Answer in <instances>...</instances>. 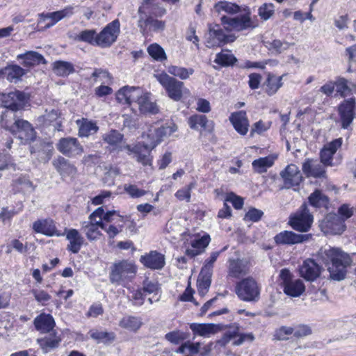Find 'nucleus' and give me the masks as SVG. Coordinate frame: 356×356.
Wrapping results in <instances>:
<instances>
[{"instance_id": "1", "label": "nucleus", "mask_w": 356, "mask_h": 356, "mask_svg": "<svg viewBox=\"0 0 356 356\" xmlns=\"http://www.w3.org/2000/svg\"><path fill=\"white\" fill-rule=\"evenodd\" d=\"M322 260L327 266L332 280L341 281L346 277V268L351 265L353 259L346 252L337 248H330L321 252Z\"/></svg>"}, {"instance_id": "2", "label": "nucleus", "mask_w": 356, "mask_h": 356, "mask_svg": "<svg viewBox=\"0 0 356 356\" xmlns=\"http://www.w3.org/2000/svg\"><path fill=\"white\" fill-rule=\"evenodd\" d=\"M137 266L134 261L121 260L111 266L109 280L115 285L127 286L135 278Z\"/></svg>"}, {"instance_id": "3", "label": "nucleus", "mask_w": 356, "mask_h": 356, "mask_svg": "<svg viewBox=\"0 0 356 356\" xmlns=\"http://www.w3.org/2000/svg\"><path fill=\"white\" fill-rule=\"evenodd\" d=\"M7 98L10 99L12 102L8 104L7 100H4V106L6 109L1 115V127L10 131L13 122L19 119L15 112L23 107L26 100V95L22 92L15 91L8 93Z\"/></svg>"}, {"instance_id": "4", "label": "nucleus", "mask_w": 356, "mask_h": 356, "mask_svg": "<svg viewBox=\"0 0 356 356\" xmlns=\"http://www.w3.org/2000/svg\"><path fill=\"white\" fill-rule=\"evenodd\" d=\"M235 292L241 300L256 302L260 298L261 286L254 278L250 276L236 283Z\"/></svg>"}, {"instance_id": "5", "label": "nucleus", "mask_w": 356, "mask_h": 356, "mask_svg": "<svg viewBox=\"0 0 356 356\" xmlns=\"http://www.w3.org/2000/svg\"><path fill=\"white\" fill-rule=\"evenodd\" d=\"M158 81L166 90L168 97L174 101H180L184 95L188 96L190 90L184 87L182 81L169 76L166 73H161L156 76Z\"/></svg>"}, {"instance_id": "6", "label": "nucleus", "mask_w": 356, "mask_h": 356, "mask_svg": "<svg viewBox=\"0 0 356 356\" xmlns=\"http://www.w3.org/2000/svg\"><path fill=\"white\" fill-rule=\"evenodd\" d=\"M177 131V126L171 124L166 126L159 127L157 124L149 126L147 131L143 135V138L147 144L151 147L155 148L165 137L170 136Z\"/></svg>"}, {"instance_id": "7", "label": "nucleus", "mask_w": 356, "mask_h": 356, "mask_svg": "<svg viewBox=\"0 0 356 356\" xmlns=\"http://www.w3.org/2000/svg\"><path fill=\"white\" fill-rule=\"evenodd\" d=\"M124 147L127 151V154L131 156L138 163L144 166L152 165L153 157L151 152L154 148L145 141L138 142L134 145L127 144Z\"/></svg>"}, {"instance_id": "8", "label": "nucleus", "mask_w": 356, "mask_h": 356, "mask_svg": "<svg viewBox=\"0 0 356 356\" xmlns=\"http://www.w3.org/2000/svg\"><path fill=\"white\" fill-rule=\"evenodd\" d=\"M120 24L118 19H115L108 24L97 33V46L101 48L110 47L117 40L120 31Z\"/></svg>"}, {"instance_id": "9", "label": "nucleus", "mask_w": 356, "mask_h": 356, "mask_svg": "<svg viewBox=\"0 0 356 356\" xmlns=\"http://www.w3.org/2000/svg\"><path fill=\"white\" fill-rule=\"evenodd\" d=\"M280 277L284 286V291L288 296L298 297L305 291V287L302 281L299 279L293 280L292 275L288 269L281 270Z\"/></svg>"}, {"instance_id": "10", "label": "nucleus", "mask_w": 356, "mask_h": 356, "mask_svg": "<svg viewBox=\"0 0 356 356\" xmlns=\"http://www.w3.org/2000/svg\"><path fill=\"white\" fill-rule=\"evenodd\" d=\"M313 216L308 209L307 205L303 204L299 211L290 218V225L296 230L299 232H307L313 222Z\"/></svg>"}, {"instance_id": "11", "label": "nucleus", "mask_w": 356, "mask_h": 356, "mask_svg": "<svg viewBox=\"0 0 356 356\" xmlns=\"http://www.w3.org/2000/svg\"><path fill=\"white\" fill-rule=\"evenodd\" d=\"M234 40L235 38L233 35H226L220 25L214 24L209 26V33L206 37V45L209 48L220 47Z\"/></svg>"}, {"instance_id": "12", "label": "nucleus", "mask_w": 356, "mask_h": 356, "mask_svg": "<svg viewBox=\"0 0 356 356\" xmlns=\"http://www.w3.org/2000/svg\"><path fill=\"white\" fill-rule=\"evenodd\" d=\"M57 149L64 156L74 158L83 152V147L77 138L73 137L62 138L56 144Z\"/></svg>"}, {"instance_id": "13", "label": "nucleus", "mask_w": 356, "mask_h": 356, "mask_svg": "<svg viewBox=\"0 0 356 356\" xmlns=\"http://www.w3.org/2000/svg\"><path fill=\"white\" fill-rule=\"evenodd\" d=\"M221 22L227 30L241 31L249 28H254L252 21L250 18V13H246L236 17H229L227 16H222Z\"/></svg>"}, {"instance_id": "14", "label": "nucleus", "mask_w": 356, "mask_h": 356, "mask_svg": "<svg viewBox=\"0 0 356 356\" xmlns=\"http://www.w3.org/2000/svg\"><path fill=\"white\" fill-rule=\"evenodd\" d=\"M10 132L24 144L33 141L35 138V131L31 124L28 121L19 118L13 122Z\"/></svg>"}, {"instance_id": "15", "label": "nucleus", "mask_w": 356, "mask_h": 356, "mask_svg": "<svg viewBox=\"0 0 356 356\" xmlns=\"http://www.w3.org/2000/svg\"><path fill=\"white\" fill-rule=\"evenodd\" d=\"M73 13L72 6L55 12L41 13L39 15L38 24H44L42 28L44 29H49L63 19L72 16Z\"/></svg>"}, {"instance_id": "16", "label": "nucleus", "mask_w": 356, "mask_h": 356, "mask_svg": "<svg viewBox=\"0 0 356 356\" xmlns=\"http://www.w3.org/2000/svg\"><path fill=\"white\" fill-rule=\"evenodd\" d=\"M280 175L284 183V186L282 188L289 189L299 186L303 179L298 167L295 164L288 165L280 172Z\"/></svg>"}, {"instance_id": "17", "label": "nucleus", "mask_w": 356, "mask_h": 356, "mask_svg": "<svg viewBox=\"0 0 356 356\" xmlns=\"http://www.w3.org/2000/svg\"><path fill=\"white\" fill-rule=\"evenodd\" d=\"M302 170L307 178H326L325 166L317 159H306L302 163Z\"/></svg>"}, {"instance_id": "18", "label": "nucleus", "mask_w": 356, "mask_h": 356, "mask_svg": "<svg viewBox=\"0 0 356 356\" xmlns=\"http://www.w3.org/2000/svg\"><path fill=\"white\" fill-rule=\"evenodd\" d=\"M143 95L140 88L126 86L117 92L116 99L119 103L131 105L133 102L138 104Z\"/></svg>"}, {"instance_id": "19", "label": "nucleus", "mask_w": 356, "mask_h": 356, "mask_svg": "<svg viewBox=\"0 0 356 356\" xmlns=\"http://www.w3.org/2000/svg\"><path fill=\"white\" fill-rule=\"evenodd\" d=\"M355 99L350 98L345 100L339 107L341 127L347 129L355 117Z\"/></svg>"}, {"instance_id": "20", "label": "nucleus", "mask_w": 356, "mask_h": 356, "mask_svg": "<svg viewBox=\"0 0 356 356\" xmlns=\"http://www.w3.org/2000/svg\"><path fill=\"white\" fill-rule=\"evenodd\" d=\"M250 273L248 261L243 259H229L228 260L227 275L233 278H240Z\"/></svg>"}, {"instance_id": "21", "label": "nucleus", "mask_w": 356, "mask_h": 356, "mask_svg": "<svg viewBox=\"0 0 356 356\" xmlns=\"http://www.w3.org/2000/svg\"><path fill=\"white\" fill-rule=\"evenodd\" d=\"M138 18L145 17H159L166 13V10L156 3L152 0H144L142 5L139 7Z\"/></svg>"}, {"instance_id": "22", "label": "nucleus", "mask_w": 356, "mask_h": 356, "mask_svg": "<svg viewBox=\"0 0 356 356\" xmlns=\"http://www.w3.org/2000/svg\"><path fill=\"white\" fill-rule=\"evenodd\" d=\"M323 268L313 259L305 260L300 268V274L307 281H314L317 279Z\"/></svg>"}, {"instance_id": "23", "label": "nucleus", "mask_w": 356, "mask_h": 356, "mask_svg": "<svg viewBox=\"0 0 356 356\" xmlns=\"http://www.w3.org/2000/svg\"><path fill=\"white\" fill-rule=\"evenodd\" d=\"M138 26L140 33L145 35L149 32L162 31L165 27V23L154 17L138 18Z\"/></svg>"}, {"instance_id": "24", "label": "nucleus", "mask_w": 356, "mask_h": 356, "mask_svg": "<svg viewBox=\"0 0 356 356\" xmlns=\"http://www.w3.org/2000/svg\"><path fill=\"white\" fill-rule=\"evenodd\" d=\"M52 164L63 179L74 178L77 173V169L74 164L63 156L55 159Z\"/></svg>"}, {"instance_id": "25", "label": "nucleus", "mask_w": 356, "mask_h": 356, "mask_svg": "<svg viewBox=\"0 0 356 356\" xmlns=\"http://www.w3.org/2000/svg\"><path fill=\"white\" fill-rule=\"evenodd\" d=\"M343 140L341 138L333 140L324 146L320 152L321 162L326 166L332 165V156L337 149L341 147Z\"/></svg>"}, {"instance_id": "26", "label": "nucleus", "mask_w": 356, "mask_h": 356, "mask_svg": "<svg viewBox=\"0 0 356 356\" xmlns=\"http://www.w3.org/2000/svg\"><path fill=\"white\" fill-rule=\"evenodd\" d=\"M140 261L148 268L160 270L165 265V257L156 251H151L148 254L142 255Z\"/></svg>"}, {"instance_id": "27", "label": "nucleus", "mask_w": 356, "mask_h": 356, "mask_svg": "<svg viewBox=\"0 0 356 356\" xmlns=\"http://www.w3.org/2000/svg\"><path fill=\"white\" fill-rule=\"evenodd\" d=\"M310 237L309 234H298L291 231H284L275 236L277 244L293 245L307 241Z\"/></svg>"}, {"instance_id": "28", "label": "nucleus", "mask_w": 356, "mask_h": 356, "mask_svg": "<svg viewBox=\"0 0 356 356\" xmlns=\"http://www.w3.org/2000/svg\"><path fill=\"white\" fill-rule=\"evenodd\" d=\"M61 340L60 336L56 332H51L50 333L45 334L44 337L37 339V343L39 344L43 353H47L57 348Z\"/></svg>"}, {"instance_id": "29", "label": "nucleus", "mask_w": 356, "mask_h": 356, "mask_svg": "<svg viewBox=\"0 0 356 356\" xmlns=\"http://www.w3.org/2000/svg\"><path fill=\"white\" fill-rule=\"evenodd\" d=\"M35 329L40 333L47 334L51 332H56L54 330L55 321L52 316L42 313L38 315L33 321Z\"/></svg>"}, {"instance_id": "30", "label": "nucleus", "mask_w": 356, "mask_h": 356, "mask_svg": "<svg viewBox=\"0 0 356 356\" xmlns=\"http://www.w3.org/2000/svg\"><path fill=\"white\" fill-rule=\"evenodd\" d=\"M229 120L235 130L241 135H245L248 131L249 121L245 111H240L231 114Z\"/></svg>"}, {"instance_id": "31", "label": "nucleus", "mask_w": 356, "mask_h": 356, "mask_svg": "<svg viewBox=\"0 0 356 356\" xmlns=\"http://www.w3.org/2000/svg\"><path fill=\"white\" fill-rule=\"evenodd\" d=\"M102 140L112 147L113 150L122 151L124 149L122 144L124 140V135L120 131L112 129L102 136Z\"/></svg>"}, {"instance_id": "32", "label": "nucleus", "mask_w": 356, "mask_h": 356, "mask_svg": "<svg viewBox=\"0 0 356 356\" xmlns=\"http://www.w3.org/2000/svg\"><path fill=\"white\" fill-rule=\"evenodd\" d=\"M33 229L37 233H40L49 236L60 235L57 232L54 221L49 218L38 220L34 222L33 224Z\"/></svg>"}, {"instance_id": "33", "label": "nucleus", "mask_w": 356, "mask_h": 356, "mask_svg": "<svg viewBox=\"0 0 356 356\" xmlns=\"http://www.w3.org/2000/svg\"><path fill=\"white\" fill-rule=\"evenodd\" d=\"M66 238L70 242L67 249L74 254L78 253L83 244V237L76 229H70L67 231Z\"/></svg>"}, {"instance_id": "34", "label": "nucleus", "mask_w": 356, "mask_h": 356, "mask_svg": "<svg viewBox=\"0 0 356 356\" xmlns=\"http://www.w3.org/2000/svg\"><path fill=\"white\" fill-rule=\"evenodd\" d=\"M17 58L18 60H23V65L25 67H31L46 63L43 56L34 51H29L24 54H19Z\"/></svg>"}, {"instance_id": "35", "label": "nucleus", "mask_w": 356, "mask_h": 356, "mask_svg": "<svg viewBox=\"0 0 356 356\" xmlns=\"http://www.w3.org/2000/svg\"><path fill=\"white\" fill-rule=\"evenodd\" d=\"M143 324L141 318L131 315L124 316L118 323L120 327L133 332H136Z\"/></svg>"}, {"instance_id": "36", "label": "nucleus", "mask_w": 356, "mask_h": 356, "mask_svg": "<svg viewBox=\"0 0 356 356\" xmlns=\"http://www.w3.org/2000/svg\"><path fill=\"white\" fill-rule=\"evenodd\" d=\"M25 73V70L17 65H8L0 70V75H6L7 79L10 82H17Z\"/></svg>"}, {"instance_id": "37", "label": "nucleus", "mask_w": 356, "mask_h": 356, "mask_svg": "<svg viewBox=\"0 0 356 356\" xmlns=\"http://www.w3.org/2000/svg\"><path fill=\"white\" fill-rule=\"evenodd\" d=\"M54 152L53 143L51 142L47 141H39L37 142L33 147L31 148V153L34 154L36 152L42 153L44 154V156L42 157L45 161H48Z\"/></svg>"}, {"instance_id": "38", "label": "nucleus", "mask_w": 356, "mask_h": 356, "mask_svg": "<svg viewBox=\"0 0 356 356\" xmlns=\"http://www.w3.org/2000/svg\"><path fill=\"white\" fill-rule=\"evenodd\" d=\"M44 126L52 127L53 131H59L61 127L62 122L60 120V113L57 110L52 109L49 112L46 111V113L42 116Z\"/></svg>"}, {"instance_id": "39", "label": "nucleus", "mask_w": 356, "mask_h": 356, "mask_svg": "<svg viewBox=\"0 0 356 356\" xmlns=\"http://www.w3.org/2000/svg\"><path fill=\"white\" fill-rule=\"evenodd\" d=\"M138 108L143 114H156L159 111L158 106L150 100L149 94H143L138 102Z\"/></svg>"}, {"instance_id": "40", "label": "nucleus", "mask_w": 356, "mask_h": 356, "mask_svg": "<svg viewBox=\"0 0 356 356\" xmlns=\"http://www.w3.org/2000/svg\"><path fill=\"white\" fill-rule=\"evenodd\" d=\"M275 159V156L270 155L255 159L252 163V168L259 174L266 172L269 168L273 165Z\"/></svg>"}, {"instance_id": "41", "label": "nucleus", "mask_w": 356, "mask_h": 356, "mask_svg": "<svg viewBox=\"0 0 356 356\" xmlns=\"http://www.w3.org/2000/svg\"><path fill=\"white\" fill-rule=\"evenodd\" d=\"M79 125V135L81 137H88L90 135L95 134L99 128L96 123L83 118L81 120L76 121Z\"/></svg>"}, {"instance_id": "42", "label": "nucleus", "mask_w": 356, "mask_h": 356, "mask_svg": "<svg viewBox=\"0 0 356 356\" xmlns=\"http://www.w3.org/2000/svg\"><path fill=\"white\" fill-rule=\"evenodd\" d=\"M209 242L210 238L209 236H202L201 238L193 241L192 243V248L186 250V254L191 257L200 254L209 245Z\"/></svg>"}, {"instance_id": "43", "label": "nucleus", "mask_w": 356, "mask_h": 356, "mask_svg": "<svg viewBox=\"0 0 356 356\" xmlns=\"http://www.w3.org/2000/svg\"><path fill=\"white\" fill-rule=\"evenodd\" d=\"M309 202L314 207H323L325 209L328 207L330 203L327 196L319 190H316L309 195Z\"/></svg>"}, {"instance_id": "44", "label": "nucleus", "mask_w": 356, "mask_h": 356, "mask_svg": "<svg viewBox=\"0 0 356 356\" xmlns=\"http://www.w3.org/2000/svg\"><path fill=\"white\" fill-rule=\"evenodd\" d=\"M283 76H276L274 74H268L266 79V93L271 96L275 95L277 90L282 86Z\"/></svg>"}, {"instance_id": "45", "label": "nucleus", "mask_w": 356, "mask_h": 356, "mask_svg": "<svg viewBox=\"0 0 356 356\" xmlns=\"http://www.w3.org/2000/svg\"><path fill=\"white\" fill-rule=\"evenodd\" d=\"M237 61L236 58L230 51L225 49L216 56L214 63L222 67L233 65Z\"/></svg>"}, {"instance_id": "46", "label": "nucleus", "mask_w": 356, "mask_h": 356, "mask_svg": "<svg viewBox=\"0 0 356 356\" xmlns=\"http://www.w3.org/2000/svg\"><path fill=\"white\" fill-rule=\"evenodd\" d=\"M97 33L94 29H86L76 35L74 40L97 46Z\"/></svg>"}, {"instance_id": "47", "label": "nucleus", "mask_w": 356, "mask_h": 356, "mask_svg": "<svg viewBox=\"0 0 356 356\" xmlns=\"http://www.w3.org/2000/svg\"><path fill=\"white\" fill-rule=\"evenodd\" d=\"M214 10L218 14L225 13L227 14H236L240 12V7L236 4L229 1H219L214 6Z\"/></svg>"}, {"instance_id": "48", "label": "nucleus", "mask_w": 356, "mask_h": 356, "mask_svg": "<svg viewBox=\"0 0 356 356\" xmlns=\"http://www.w3.org/2000/svg\"><path fill=\"white\" fill-rule=\"evenodd\" d=\"M54 71L58 76H66L74 72V67L70 62L58 60L54 63Z\"/></svg>"}, {"instance_id": "49", "label": "nucleus", "mask_w": 356, "mask_h": 356, "mask_svg": "<svg viewBox=\"0 0 356 356\" xmlns=\"http://www.w3.org/2000/svg\"><path fill=\"white\" fill-rule=\"evenodd\" d=\"M192 331L200 336L209 337L215 333V325L192 323L190 325Z\"/></svg>"}, {"instance_id": "50", "label": "nucleus", "mask_w": 356, "mask_h": 356, "mask_svg": "<svg viewBox=\"0 0 356 356\" xmlns=\"http://www.w3.org/2000/svg\"><path fill=\"white\" fill-rule=\"evenodd\" d=\"M168 72L172 76H177L181 79H187L194 73L193 68H186L176 65H169L168 67Z\"/></svg>"}, {"instance_id": "51", "label": "nucleus", "mask_w": 356, "mask_h": 356, "mask_svg": "<svg viewBox=\"0 0 356 356\" xmlns=\"http://www.w3.org/2000/svg\"><path fill=\"white\" fill-rule=\"evenodd\" d=\"M337 91L341 94V96H347L349 93L356 91V85L353 83H348V81L343 78H339L336 82Z\"/></svg>"}, {"instance_id": "52", "label": "nucleus", "mask_w": 356, "mask_h": 356, "mask_svg": "<svg viewBox=\"0 0 356 356\" xmlns=\"http://www.w3.org/2000/svg\"><path fill=\"white\" fill-rule=\"evenodd\" d=\"M231 330L232 332H234L236 335L232 340L233 346H241L245 341L251 342L254 339V337L252 333H241L238 326L232 328Z\"/></svg>"}, {"instance_id": "53", "label": "nucleus", "mask_w": 356, "mask_h": 356, "mask_svg": "<svg viewBox=\"0 0 356 356\" xmlns=\"http://www.w3.org/2000/svg\"><path fill=\"white\" fill-rule=\"evenodd\" d=\"M90 337L97 341V343H110L115 340V334L113 332H99L91 330L89 332Z\"/></svg>"}, {"instance_id": "54", "label": "nucleus", "mask_w": 356, "mask_h": 356, "mask_svg": "<svg viewBox=\"0 0 356 356\" xmlns=\"http://www.w3.org/2000/svg\"><path fill=\"white\" fill-rule=\"evenodd\" d=\"M147 51L149 55L156 61H163L167 59L165 50L157 43L150 44Z\"/></svg>"}, {"instance_id": "55", "label": "nucleus", "mask_w": 356, "mask_h": 356, "mask_svg": "<svg viewBox=\"0 0 356 356\" xmlns=\"http://www.w3.org/2000/svg\"><path fill=\"white\" fill-rule=\"evenodd\" d=\"M81 227L83 232H85L87 238L90 241L96 240L101 236V232L99 230L100 227L91 225L90 222H83Z\"/></svg>"}, {"instance_id": "56", "label": "nucleus", "mask_w": 356, "mask_h": 356, "mask_svg": "<svg viewBox=\"0 0 356 356\" xmlns=\"http://www.w3.org/2000/svg\"><path fill=\"white\" fill-rule=\"evenodd\" d=\"M208 120L205 115H193L188 120L189 127L192 129H198L200 127L206 129L207 128Z\"/></svg>"}, {"instance_id": "57", "label": "nucleus", "mask_w": 356, "mask_h": 356, "mask_svg": "<svg viewBox=\"0 0 356 356\" xmlns=\"http://www.w3.org/2000/svg\"><path fill=\"white\" fill-rule=\"evenodd\" d=\"M266 44V47L273 53L275 54H281L287 50L291 45L293 44V43L290 44L287 42H282L280 40H274L272 42H267Z\"/></svg>"}, {"instance_id": "58", "label": "nucleus", "mask_w": 356, "mask_h": 356, "mask_svg": "<svg viewBox=\"0 0 356 356\" xmlns=\"http://www.w3.org/2000/svg\"><path fill=\"white\" fill-rule=\"evenodd\" d=\"M124 191L131 197V198H139L147 194V191L139 188L135 184H127L124 185Z\"/></svg>"}, {"instance_id": "59", "label": "nucleus", "mask_w": 356, "mask_h": 356, "mask_svg": "<svg viewBox=\"0 0 356 356\" xmlns=\"http://www.w3.org/2000/svg\"><path fill=\"white\" fill-rule=\"evenodd\" d=\"M275 13V6L273 3H265L261 6L258 10V14L264 20L269 19Z\"/></svg>"}, {"instance_id": "60", "label": "nucleus", "mask_w": 356, "mask_h": 356, "mask_svg": "<svg viewBox=\"0 0 356 356\" xmlns=\"http://www.w3.org/2000/svg\"><path fill=\"white\" fill-rule=\"evenodd\" d=\"M195 186V183L191 182L186 187L178 190L175 193V197L179 200H186L187 202L191 200V191Z\"/></svg>"}, {"instance_id": "61", "label": "nucleus", "mask_w": 356, "mask_h": 356, "mask_svg": "<svg viewBox=\"0 0 356 356\" xmlns=\"http://www.w3.org/2000/svg\"><path fill=\"white\" fill-rule=\"evenodd\" d=\"M143 292L147 293H156L159 290V284L156 280H149L148 278H146L143 282Z\"/></svg>"}, {"instance_id": "62", "label": "nucleus", "mask_w": 356, "mask_h": 356, "mask_svg": "<svg viewBox=\"0 0 356 356\" xmlns=\"http://www.w3.org/2000/svg\"><path fill=\"white\" fill-rule=\"evenodd\" d=\"M294 329L292 327L282 326L275 331V337L280 341L287 340L288 336L293 334Z\"/></svg>"}, {"instance_id": "63", "label": "nucleus", "mask_w": 356, "mask_h": 356, "mask_svg": "<svg viewBox=\"0 0 356 356\" xmlns=\"http://www.w3.org/2000/svg\"><path fill=\"white\" fill-rule=\"evenodd\" d=\"M186 338L184 332L175 331L165 334V339L175 344H179Z\"/></svg>"}, {"instance_id": "64", "label": "nucleus", "mask_w": 356, "mask_h": 356, "mask_svg": "<svg viewBox=\"0 0 356 356\" xmlns=\"http://www.w3.org/2000/svg\"><path fill=\"white\" fill-rule=\"evenodd\" d=\"M264 215V212L261 210L251 208L245 215L244 220H250L252 222L259 221Z\"/></svg>"}]
</instances>
